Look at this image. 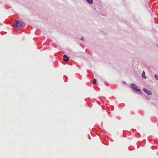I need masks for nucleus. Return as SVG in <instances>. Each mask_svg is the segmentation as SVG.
<instances>
[{
  "instance_id": "obj_9",
  "label": "nucleus",
  "mask_w": 158,
  "mask_h": 158,
  "mask_svg": "<svg viewBox=\"0 0 158 158\" xmlns=\"http://www.w3.org/2000/svg\"><path fill=\"white\" fill-rule=\"evenodd\" d=\"M81 40H84V38L83 37H81V38L80 39Z\"/></svg>"
},
{
  "instance_id": "obj_4",
  "label": "nucleus",
  "mask_w": 158,
  "mask_h": 158,
  "mask_svg": "<svg viewBox=\"0 0 158 158\" xmlns=\"http://www.w3.org/2000/svg\"><path fill=\"white\" fill-rule=\"evenodd\" d=\"M64 57V61L67 62L69 60V58L68 57H67V56L66 55H64L63 56Z\"/></svg>"
},
{
  "instance_id": "obj_2",
  "label": "nucleus",
  "mask_w": 158,
  "mask_h": 158,
  "mask_svg": "<svg viewBox=\"0 0 158 158\" xmlns=\"http://www.w3.org/2000/svg\"><path fill=\"white\" fill-rule=\"evenodd\" d=\"M131 87L132 88V89H134V90L136 92V91H138V92H140V89L138 88V87H137V86L135 85V84H131Z\"/></svg>"
},
{
  "instance_id": "obj_8",
  "label": "nucleus",
  "mask_w": 158,
  "mask_h": 158,
  "mask_svg": "<svg viewBox=\"0 0 158 158\" xmlns=\"http://www.w3.org/2000/svg\"><path fill=\"white\" fill-rule=\"evenodd\" d=\"M96 80L95 79H93V83L94 84H95L96 83Z\"/></svg>"
},
{
  "instance_id": "obj_1",
  "label": "nucleus",
  "mask_w": 158,
  "mask_h": 158,
  "mask_svg": "<svg viewBox=\"0 0 158 158\" xmlns=\"http://www.w3.org/2000/svg\"><path fill=\"white\" fill-rule=\"evenodd\" d=\"M14 25L15 28H19L20 27L24 26L25 23L23 21L21 20L19 22L18 20H16Z\"/></svg>"
},
{
  "instance_id": "obj_5",
  "label": "nucleus",
  "mask_w": 158,
  "mask_h": 158,
  "mask_svg": "<svg viewBox=\"0 0 158 158\" xmlns=\"http://www.w3.org/2000/svg\"><path fill=\"white\" fill-rule=\"evenodd\" d=\"M145 73L144 71H143V74H142V77L144 78L145 79H146V78L147 77L145 75Z\"/></svg>"
},
{
  "instance_id": "obj_3",
  "label": "nucleus",
  "mask_w": 158,
  "mask_h": 158,
  "mask_svg": "<svg viewBox=\"0 0 158 158\" xmlns=\"http://www.w3.org/2000/svg\"><path fill=\"white\" fill-rule=\"evenodd\" d=\"M143 90V91H144V92H145L147 94H148V95H152L151 92L150 91L148 90L147 89H146L145 88H144Z\"/></svg>"
},
{
  "instance_id": "obj_6",
  "label": "nucleus",
  "mask_w": 158,
  "mask_h": 158,
  "mask_svg": "<svg viewBox=\"0 0 158 158\" xmlns=\"http://www.w3.org/2000/svg\"><path fill=\"white\" fill-rule=\"evenodd\" d=\"M87 2L90 4H92L93 3V0H87Z\"/></svg>"
},
{
  "instance_id": "obj_7",
  "label": "nucleus",
  "mask_w": 158,
  "mask_h": 158,
  "mask_svg": "<svg viewBox=\"0 0 158 158\" xmlns=\"http://www.w3.org/2000/svg\"><path fill=\"white\" fill-rule=\"evenodd\" d=\"M155 78L156 79V80H158V76L156 74H155Z\"/></svg>"
},
{
  "instance_id": "obj_10",
  "label": "nucleus",
  "mask_w": 158,
  "mask_h": 158,
  "mask_svg": "<svg viewBox=\"0 0 158 158\" xmlns=\"http://www.w3.org/2000/svg\"><path fill=\"white\" fill-rule=\"evenodd\" d=\"M123 83H124V84H125L126 83H125V82H123Z\"/></svg>"
}]
</instances>
